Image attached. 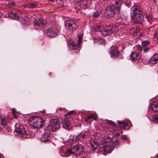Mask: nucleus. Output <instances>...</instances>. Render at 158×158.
<instances>
[{"label":"nucleus","instance_id":"f257e3e1","mask_svg":"<svg viewBox=\"0 0 158 158\" xmlns=\"http://www.w3.org/2000/svg\"><path fill=\"white\" fill-rule=\"evenodd\" d=\"M143 9L140 6L134 5L131 8V18L136 23H141L144 19L142 15Z\"/></svg>","mask_w":158,"mask_h":158},{"label":"nucleus","instance_id":"f03ea898","mask_svg":"<svg viewBox=\"0 0 158 158\" xmlns=\"http://www.w3.org/2000/svg\"><path fill=\"white\" fill-rule=\"evenodd\" d=\"M123 3V1L122 0H116L115 1L114 6L111 4L109 5L106 8V15L109 17H111L118 13Z\"/></svg>","mask_w":158,"mask_h":158},{"label":"nucleus","instance_id":"7ed1b4c3","mask_svg":"<svg viewBox=\"0 0 158 158\" xmlns=\"http://www.w3.org/2000/svg\"><path fill=\"white\" fill-rule=\"evenodd\" d=\"M119 142L117 140L114 141L113 139L109 142L105 141L103 144H101L99 147V150L100 152L105 155L109 152L110 148H114L119 145Z\"/></svg>","mask_w":158,"mask_h":158},{"label":"nucleus","instance_id":"20e7f679","mask_svg":"<svg viewBox=\"0 0 158 158\" xmlns=\"http://www.w3.org/2000/svg\"><path fill=\"white\" fill-rule=\"evenodd\" d=\"M84 152V148L81 145H74L71 148L67 149L64 152L66 155H70L74 154L77 156H81L82 155Z\"/></svg>","mask_w":158,"mask_h":158},{"label":"nucleus","instance_id":"39448f33","mask_svg":"<svg viewBox=\"0 0 158 158\" xmlns=\"http://www.w3.org/2000/svg\"><path fill=\"white\" fill-rule=\"evenodd\" d=\"M46 119L37 116H33L29 119V123L30 125L32 124L33 127L35 128H40L43 127L44 123L45 122Z\"/></svg>","mask_w":158,"mask_h":158},{"label":"nucleus","instance_id":"423d86ee","mask_svg":"<svg viewBox=\"0 0 158 158\" xmlns=\"http://www.w3.org/2000/svg\"><path fill=\"white\" fill-rule=\"evenodd\" d=\"M62 122L61 119H52L50 121L49 124L47 127V130L49 131H53L60 128V124Z\"/></svg>","mask_w":158,"mask_h":158},{"label":"nucleus","instance_id":"0eeeda50","mask_svg":"<svg viewBox=\"0 0 158 158\" xmlns=\"http://www.w3.org/2000/svg\"><path fill=\"white\" fill-rule=\"evenodd\" d=\"M25 128L23 126L19 123H17L15 126V132L20 136L23 138H27L30 137V135L27 133Z\"/></svg>","mask_w":158,"mask_h":158},{"label":"nucleus","instance_id":"6e6552de","mask_svg":"<svg viewBox=\"0 0 158 158\" xmlns=\"http://www.w3.org/2000/svg\"><path fill=\"white\" fill-rule=\"evenodd\" d=\"M82 35L81 34H79L78 35V40L77 42V44L75 42H72L70 41L69 43V47L74 50L76 52L78 53L79 52L80 49L79 46L81 43Z\"/></svg>","mask_w":158,"mask_h":158},{"label":"nucleus","instance_id":"1a4fd4ad","mask_svg":"<svg viewBox=\"0 0 158 158\" xmlns=\"http://www.w3.org/2000/svg\"><path fill=\"white\" fill-rule=\"evenodd\" d=\"M118 28L116 27H114L111 25L106 26L105 28L103 29L102 35H109L112 33L116 32Z\"/></svg>","mask_w":158,"mask_h":158},{"label":"nucleus","instance_id":"9d476101","mask_svg":"<svg viewBox=\"0 0 158 158\" xmlns=\"http://www.w3.org/2000/svg\"><path fill=\"white\" fill-rule=\"evenodd\" d=\"M66 28L70 31H73L77 29L78 27L72 20H68L65 24Z\"/></svg>","mask_w":158,"mask_h":158},{"label":"nucleus","instance_id":"9b49d317","mask_svg":"<svg viewBox=\"0 0 158 158\" xmlns=\"http://www.w3.org/2000/svg\"><path fill=\"white\" fill-rule=\"evenodd\" d=\"M58 32V30L55 28H51L46 30V33L48 36L54 37L57 35Z\"/></svg>","mask_w":158,"mask_h":158},{"label":"nucleus","instance_id":"f8f14e48","mask_svg":"<svg viewBox=\"0 0 158 158\" xmlns=\"http://www.w3.org/2000/svg\"><path fill=\"white\" fill-rule=\"evenodd\" d=\"M110 56L111 57L115 58L120 55L118 48L115 46H112L110 48Z\"/></svg>","mask_w":158,"mask_h":158},{"label":"nucleus","instance_id":"ddd939ff","mask_svg":"<svg viewBox=\"0 0 158 158\" xmlns=\"http://www.w3.org/2000/svg\"><path fill=\"white\" fill-rule=\"evenodd\" d=\"M86 135V132L85 131H82L76 137V140L77 141H80L81 142L84 140Z\"/></svg>","mask_w":158,"mask_h":158},{"label":"nucleus","instance_id":"4468645a","mask_svg":"<svg viewBox=\"0 0 158 158\" xmlns=\"http://www.w3.org/2000/svg\"><path fill=\"white\" fill-rule=\"evenodd\" d=\"M33 23L34 25L40 27H43L45 24V21L41 19H35Z\"/></svg>","mask_w":158,"mask_h":158},{"label":"nucleus","instance_id":"2eb2a0df","mask_svg":"<svg viewBox=\"0 0 158 158\" xmlns=\"http://www.w3.org/2000/svg\"><path fill=\"white\" fill-rule=\"evenodd\" d=\"M96 118V115L94 114H92L86 117L85 118V121L86 123H90L94 120H95Z\"/></svg>","mask_w":158,"mask_h":158},{"label":"nucleus","instance_id":"dca6fc26","mask_svg":"<svg viewBox=\"0 0 158 158\" xmlns=\"http://www.w3.org/2000/svg\"><path fill=\"white\" fill-rule=\"evenodd\" d=\"M149 108L154 112L158 111V101H155L152 102Z\"/></svg>","mask_w":158,"mask_h":158},{"label":"nucleus","instance_id":"f3484780","mask_svg":"<svg viewBox=\"0 0 158 158\" xmlns=\"http://www.w3.org/2000/svg\"><path fill=\"white\" fill-rule=\"evenodd\" d=\"M50 135L49 133H45L42 135L40 138V140L41 141L46 142L50 140Z\"/></svg>","mask_w":158,"mask_h":158},{"label":"nucleus","instance_id":"a211bd4d","mask_svg":"<svg viewBox=\"0 0 158 158\" xmlns=\"http://www.w3.org/2000/svg\"><path fill=\"white\" fill-rule=\"evenodd\" d=\"M71 123L69 120L65 119L63 123L62 127L64 129L68 130L71 127Z\"/></svg>","mask_w":158,"mask_h":158},{"label":"nucleus","instance_id":"6ab92c4d","mask_svg":"<svg viewBox=\"0 0 158 158\" xmlns=\"http://www.w3.org/2000/svg\"><path fill=\"white\" fill-rule=\"evenodd\" d=\"M131 60H139L140 58V56L139 54L134 52L132 53L130 55Z\"/></svg>","mask_w":158,"mask_h":158},{"label":"nucleus","instance_id":"aec40b11","mask_svg":"<svg viewBox=\"0 0 158 158\" xmlns=\"http://www.w3.org/2000/svg\"><path fill=\"white\" fill-rule=\"evenodd\" d=\"M8 16L11 18L17 20L19 18V15L17 13L13 12H9L8 13Z\"/></svg>","mask_w":158,"mask_h":158},{"label":"nucleus","instance_id":"412c9836","mask_svg":"<svg viewBox=\"0 0 158 158\" xmlns=\"http://www.w3.org/2000/svg\"><path fill=\"white\" fill-rule=\"evenodd\" d=\"M149 118L151 122H154L155 123H158V113L154 115L151 114L149 117Z\"/></svg>","mask_w":158,"mask_h":158},{"label":"nucleus","instance_id":"4be33fe9","mask_svg":"<svg viewBox=\"0 0 158 158\" xmlns=\"http://www.w3.org/2000/svg\"><path fill=\"white\" fill-rule=\"evenodd\" d=\"M90 144L93 150H96L98 147V143L95 140H91L90 142Z\"/></svg>","mask_w":158,"mask_h":158},{"label":"nucleus","instance_id":"5701e85b","mask_svg":"<svg viewBox=\"0 0 158 158\" xmlns=\"http://www.w3.org/2000/svg\"><path fill=\"white\" fill-rule=\"evenodd\" d=\"M7 118L5 117H2L1 118L0 120L1 121V123L0 125H2V126H5L7 123Z\"/></svg>","mask_w":158,"mask_h":158},{"label":"nucleus","instance_id":"b1692460","mask_svg":"<svg viewBox=\"0 0 158 158\" xmlns=\"http://www.w3.org/2000/svg\"><path fill=\"white\" fill-rule=\"evenodd\" d=\"M117 123L118 124L122 127L124 128L127 127V123L125 121H118Z\"/></svg>","mask_w":158,"mask_h":158},{"label":"nucleus","instance_id":"393cba45","mask_svg":"<svg viewBox=\"0 0 158 158\" xmlns=\"http://www.w3.org/2000/svg\"><path fill=\"white\" fill-rule=\"evenodd\" d=\"M158 60V53L154 55L150 59V61H154V62H152V63L156 64V61Z\"/></svg>","mask_w":158,"mask_h":158},{"label":"nucleus","instance_id":"a878e982","mask_svg":"<svg viewBox=\"0 0 158 158\" xmlns=\"http://www.w3.org/2000/svg\"><path fill=\"white\" fill-rule=\"evenodd\" d=\"M8 4L9 7L15 6L16 5V3L13 1L9 0L8 2Z\"/></svg>","mask_w":158,"mask_h":158},{"label":"nucleus","instance_id":"bb28decb","mask_svg":"<svg viewBox=\"0 0 158 158\" xmlns=\"http://www.w3.org/2000/svg\"><path fill=\"white\" fill-rule=\"evenodd\" d=\"M102 27L100 25H97L94 28V30L97 31H102V32L103 31L102 30Z\"/></svg>","mask_w":158,"mask_h":158},{"label":"nucleus","instance_id":"cd10ccee","mask_svg":"<svg viewBox=\"0 0 158 158\" xmlns=\"http://www.w3.org/2000/svg\"><path fill=\"white\" fill-rule=\"evenodd\" d=\"M146 18L147 19V21L151 24L152 23V16L150 15H147L145 16Z\"/></svg>","mask_w":158,"mask_h":158},{"label":"nucleus","instance_id":"c85d7f7f","mask_svg":"<svg viewBox=\"0 0 158 158\" xmlns=\"http://www.w3.org/2000/svg\"><path fill=\"white\" fill-rule=\"evenodd\" d=\"M37 6V4L34 2H30L28 5V7L31 8H35Z\"/></svg>","mask_w":158,"mask_h":158},{"label":"nucleus","instance_id":"c756f323","mask_svg":"<svg viewBox=\"0 0 158 158\" xmlns=\"http://www.w3.org/2000/svg\"><path fill=\"white\" fill-rule=\"evenodd\" d=\"M150 44V42L148 41H144L142 42V46L143 47H145Z\"/></svg>","mask_w":158,"mask_h":158},{"label":"nucleus","instance_id":"7c9ffc66","mask_svg":"<svg viewBox=\"0 0 158 158\" xmlns=\"http://www.w3.org/2000/svg\"><path fill=\"white\" fill-rule=\"evenodd\" d=\"M51 2H56L58 4H62V0H49Z\"/></svg>","mask_w":158,"mask_h":158},{"label":"nucleus","instance_id":"2f4dec72","mask_svg":"<svg viewBox=\"0 0 158 158\" xmlns=\"http://www.w3.org/2000/svg\"><path fill=\"white\" fill-rule=\"evenodd\" d=\"M107 123L113 127H114L115 126V124L113 121L110 120H108L107 121Z\"/></svg>","mask_w":158,"mask_h":158},{"label":"nucleus","instance_id":"473e14b6","mask_svg":"<svg viewBox=\"0 0 158 158\" xmlns=\"http://www.w3.org/2000/svg\"><path fill=\"white\" fill-rule=\"evenodd\" d=\"M99 15V13L98 12H94L92 15V17L94 18H97L98 17Z\"/></svg>","mask_w":158,"mask_h":158},{"label":"nucleus","instance_id":"72a5a7b5","mask_svg":"<svg viewBox=\"0 0 158 158\" xmlns=\"http://www.w3.org/2000/svg\"><path fill=\"white\" fill-rule=\"evenodd\" d=\"M140 31V29H135L134 30L133 35H135V34L138 33Z\"/></svg>","mask_w":158,"mask_h":158},{"label":"nucleus","instance_id":"f704fd0d","mask_svg":"<svg viewBox=\"0 0 158 158\" xmlns=\"http://www.w3.org/2000/svg\"><path fill=\"white\" fill-rule=\"evenodd\" d=\"M131 2L129 1H127L126 2V5L127 7H130L131 6Z\"/></svg>","mask_w":158,"mask_h":158},{"label":"nucleus","instance_id":"c9c22d12","mask_svg":"<svg viewBox=\"0 0 158 158\" xmlns=\"http://www.w3.org/2000/svg\"><path fill=\"white\" fill-rule=\"evenodd\" d=\"M158 37V29L156 30L154 35V37L156 38Z\"/></svg>","mask_w":158,"mask_h":158},{"label":"nucleus","instance_id":"e433bc0d","mask_svg":"<svg viewBox=\"0 0 158 158\" xmlns=\"http://www.w3.org/2000/svg\"><path fill=\"white\" fill-rule=\"evenodd\" d=\"M137 49L140 52H141L142 51V47L140 45H137Z\"/></svg>","mask_w":158,"mask_h":158},{"label":"nucleus","instance_id":"4c0bfd02","mask_svg":"<svg viewBox=\"0 0 158 158\" xmlns=\"http://www.w3.org/2000/svg\"><path fill=\"white\" fill-rule=\"evenodd\" d=\"M121 139L123 140H126L127 139V136L125 135H124L122 136Z\"/></svg>","mask_w":158,"mask_h":158},{"label":"nucleus","instance_id":"58836bf2","mask_svg":"<svg viewBox=\"0 0 158 158\" xmlns=\"http://www.w3.org/2000/svg\"><path fill=\"white\" fill-rule=\"evenodd\" d=\"M74 113H75V112H74V111H73V110L71 111L68 112L67 113V114H66V115H70V114H74Z\"/></svg>","mask_w":158,"mask_h":158},{"label":"nucleus","instance_id":"ea45409f","mask_svg":"<svg viewBox=\"0 0 158 158\" xmlns=\"http://www.w3.org/2000/svg\"><path fill=\"white\" fill-rule=\"evenodd\" d=\"M149 48H147L144 49L143 50V52L144 53H147L149 51Z\"/></svg>","mask_w":158,"mask_h":158},{"label":"nucleus","instance_id":"a19ab883","mask_svg":"<svg viewBox=\"0 0 158 158\" xmlns=\"http://www.w3.org/2000/svg\"><path fill=\"white\" fill-rule=\"evenodd\" d=\"M12 113L13 114H14L15 113H16V111L14 110H12Z\"/></svg>","mask_w":158,"mask_h":158},{"label":"nucleus","instance_id":"79ce46f5","mask_svg":"<svg viewBox=\"0 0 158 158\" xmlns=\"http://www.w3.org/2000/svg\"><path fill=\"white\" fill-rule=\"evenodd\" d=\"M86 1H82L81 2V3L82 5L84 4L85 3H86Z\"/></svg>","mask_w":158,"mask_h":158},{"label":"nucleus","instance_id":"37998d69","mask_svg":"<svg viewBox=\"0 0 158 158\" xmlns=\"http://www.w3.org/2000/svg\"><path fill=\"white\" fill-rule=\"evenodd\" d=\"M100 40L102 41H103V43H104V40L102 39V38H101L100 39Z\"/></svg>","mask_w":158,"mask_h":158},{"label":"nucleus","instance_id":"c03bdc74","mask_svg":"<svg viewBox=\"0 0 158 158\" xmlns=\"http://www.w3.org/2000/svg\"><path fill=\"white\" fill-rule=\"evenodd\" d=\"M3 157H2L1 154L0 153V158H3Z\"/></svg>","mask_w":158,"mask_h":158},{"label":"nucleus","instance_id":"a18cd8bd","mask_svg":"<svg viewBox=\"0 0 158 158\" xmlns=\"http://www.w3.org/2000/svg\"><path fill=\"white\" fill-rule=\"evenodd\" d=\"M156 38V39H157V41L158 43V37H157V38Z\"/></svg>","mask_w":158,"mask_h":158},{"label":"nucleus","instance_id":"49530a36","mask_svg":"<svg viewBox=\"0 0 158 158\" xmlns=\"http://www.w3.org/2000/svg\"><path fill=\"white\" fill-rule=\"evenodd\" d=\"M51 74V73H49V75H50Z\"/></svg>","mask_w":158,"mask_h":158},{"label":"nucleus","instance_id":"de8ad7c7","mask_svg":"<svg viewBox=\"0 0 158 158\" xmlns=\"http://www.w3.org/2000/svg\"><path fill=\"white\" fill-rule=\"evenodd\" d=\"M58 2H60L59 1Z\"/></svg>","mask_w":158,"mask_h":158}]
</instances>
